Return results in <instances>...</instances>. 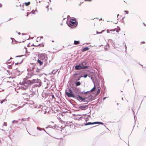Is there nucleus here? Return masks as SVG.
<instances>
[{
    "mask_svg": "<svg viewBox=\"0 0 146 146\" xmlns=\"http://www.w3.org/2000/svg\"><path fill=\"white\" fill-rule=\"evenodd\" d=\"M21 125H22V127L21 128H20L21 129H23L24 128H25L27 129L26 125L24 123H23Z\"/></svg>",
    "mask_w": 146,
    "mask_h": 146,
    "instance_id": "obj_22",
    "label": "nucleus"
},
{
    "mask_svg": "<svg viewBox=\"0 0 146 146\" xmlns=\"http://www.w3.org/2000/svg\"><path fill=\"white\" fill-rule=\"evenodd\" d=\"M25 5L26 6H28L29 5L27 2H25L24 3Z\"/></svg>",
    "mask_w": 146,
    "mask_h": 146,
    "instance_id": "obj_42",
    "label": "nucleus"
},
{
    "mask_svg": "<svg viewBox=\"0 0 146 146\" xmlns=\"http://www.w3.org/2000/svg\"><path fill=\"white\" fill-rule=\"evenodd\" d=\"M23 56L22 55H21V56H19V55H18V56H15V57H20L21 56Z\"/></svg>",
    "mask_w": 146,
    "mask_h": 146,
    "instance_id": "obj_54",
    "label": "nucleus"
},
{
    "mask_svg": "<svg viewBox=\"0 0 146 146\" xmlns=\"http://www.w3.org/2000/svg\"><path fill=\"white\" fill-rule=\"evenodd\" d=\"M100 89H98L97 92L96 93V94L97 95H98L100 92Z\"/></svg>",
    "mask_w": 146,
    "mask_h": 146,
    "instance_id": "obj_29",
    "label": "nucleus"
},
{
    "mask_svg": "<svg viewBox=\"0 0 146 146\" xmlns=\"http://www.w3.org/2000/svg\"><path fill=\"white\" fill-rule=\"evenodd\" d=\"M78 97L80 99V100L84 102H87V103L88 102V100H85L87 98H83L82 96H80V95H77Z\"/></svg>",
    "mask_w": 146,
    "mask_h": 146,
    "instance_id": "obj_10",
    "label": "nucleus"
},
{
    "mask_svg": "<svg viewBox=\"0 0 146 146\" xmlns=\"http://www.w3.org/2000/svg\"><path fill=\"white\" fill-rule=\"evenodd\" d=\"M35 94V93L34 91H33L32 93V94H30V96H32L33 95H34Z\"/></svg>",
    "mask_w": 146,
    "mask_h": 146,
    "instance_id": "obj_35",
    "label": "nucleus"
},
{
    "mask_svg": "<svg viewBox=\"0 0 146 146\" xmlns=\"http://www.w3.org/2000/svg\"><path fill=\"white\" fill-rule=\"evenodd\" d=\"M36 129H37L40 131H41L43 130V128H41L39 127H37L36 128Z\"/></svg>",
    "mask_w": 146,
    "mask_h": 146,
    "instance_id": "obj_23",
    "label": "nucleus"
},
{
    "mask_svg": "<svg viewBox=\"0 0 146 146\" xmlns=\"http://www.w3.org/2000/svg\"><path fill=\"white\" fill-rule=\"evenodd\" d=\"M81 83L79 81H77L76 82L72 83V84L70 83V87L73 86H80L81 85Z\"/></svg>",
    "mask_w": 146,
    "mask_h": 146,
    "instance_id": "obj_5",
    "label": "nucleus"
},
{
    "mask_svg": "<svg viewBox=\"0 0 146 146\" xmlns=\"http://www.w3.org/2000/svg\"><path fill=\"white\" fill-rule=\"evenodd\" d=\"M94 124H98V125H104V123L102 122H100V121H95L94 122Z\"/></svg>",
    "mask_w": 146,
    "mask_h": 146,
    "instance_id": "obj_15",
    "label": "nucleus"
},
{
    "mask_svg": "<svg viewBox=\"0 0 146 146\" xmlns=\"http://www.w3.org/2000/svg\"><path fill=\"white\" fill-rule=\"evenodd\" d=\"M37 62H38L40 66L43 63V61L42 62L39 59L37 60Z\"/></svg>",
    "mask_w": 146,
    "mask_h": 146,
    "instance_id": "obj_19",
    "label": "nucleus"
},
{
    "mask_svg": "<svg viewBox=\"0 0 146 146\" xmlns=\"http://www.w3.org/2000/svg\"><path fill=\"white\" fill-rule=\"evenodd\" d=\"M87 76L88 75L87 74H85L83 77L84 78H86L87 77Z\"/></svg>",
    "mask_w": 146,
    "mask_h": 146,
    "instance_id": "obj_41",
    "label": "nucleus"
},
{
    "mask_svg": "<svg viewBox=\"0 0 146 146\" xmlns=\"http://www.w3.org/2000/svg\"><path fill=\"white\" fill-rule=\"evenodd\" d=\"M39 85H38V84H36L34 85H33V86L32 87V88H33V87L34 88L35 87H40V86L42 84V83L41 84L39 83Z\"/></svg>",
    "mask_w": 146,
    "mask_h": 146,
    "instance_id": "obj_21",
    "label": "nucleus"
},
{
    "mask_svg": "<svg viewBox=\"0 0 146 146\" xmlns=\"http://www.w3.org/2000/svg\"><path fill=\"white\" fill-rule=\"evenodd\" d=\"M132 111L133 112V115H134V120H135V121H136V119H137L136 117H135V112H134V111H133V109H132Z\"/></svg>",
    "mask_w": 146,
    "mask_h": 146,
    "instance_id": "obj_27",
    "label": "nucleus"
},
{
    "mask_svg": "<svg viewBox=\"0 0 146 146\" xmlns=\"http://www.w3.org/2000/svg\"><path fill=\"white\" fill-rule=\"evenodd\" d=\"M96 33L97 34H101L102 33V32H98L97 31H96Z\"/></svg>",
    "mask_w": 146,
    "mask_h": 146,
    "instance_id": "obj_49",
    "label": "nucleus"
},
{
    "mask_svg": "<svg viewBox=\"0 0 146 146\" xmlns=\"http://www.w3.org/2000/svg\"><path fill=\"white\" fill-rule=\"evenodd\" d=\"M20 120H21V121L22 122V121H26V120L24 118H22Z\"/></svg>",
    "mask_w": 146,
    "mask_h": 146,
    "instance_id": "obj_47",
    "label": "nucleus"
},
{
    "mask_svg": "<svg viewBox=\"0 0 146 146\" xmlns=\"http://www.w3.org/2000/svg\"><path fill=\"white\" fill-rule=\"evenodd\" d=\"M80 64L82 66H84L87 64V62H86V60H84L83 62H81Z\"/></svg>",
    "mask_w": 146,
    "mask_h": 146,
    "instance_id": "obj_14",
    "label": "nucleus"
},
{
    "mask_svg": "<svg viewBox=\"0 0 146 146\" xmlns=\"http://www.w3.org/2000/svg\"><path fill=\"white\" fill-rule=\"evenodd\" d=\"M21 108V107H20V106H19V107H18L17 108H15V109H14V110H12V112H14V111H16V110H18L20 108Z\"/></svg>",
    "mask_w": 146,
    "mask_h": 146,
    "instance_id": "obj_25",
    "label": "nucleus"
},
{
    "mask_svg": "<svg viewBox=\"0 0 146 146\" xmlns=\"http://www.w3.org/2000/svg\"><path fill=\"white\" fill-rule=\"evenodd\" d=\"M24 48L25 49V50H26V53H27L28 52L27 51V48L26 47H25Z\"/></svg>",
    "mask_w": 146,
    "mask_h": 146,
    "instance_id": "obj_52",
    "label": "nucleus"
},
{
    "mask_svg": "<svg viewBox=\"0 0 146 146\" xmlns=\"http://www.w3.org/2000/svg\"><path fill=\"white\" fill-rule=\"evenodd\" d=\"M31 64L32 65L33 64V66H35H35H36V64H37H37H35V63H31Z\"/></svg>",
    "mask_w": 146,
    "mask_h": 146,
    "instance_id": "obj_44",
    "label": "nucleus"
},
{
    "mask_svg": "<svg viewBox=\"0 0 146 146\" xmlns=\"http://www.w3.org/2000/svg\"><path fill=\"white\" fill-rule=\"evenodd\" d=\"M79 106V105H78V106H76L75 107L76 108H78V107Z\"/></svg>",
    "mask_w": 146,
    "mask_h": 146,
    "instance_id": "obj_62",
    "label": "nucleus"
},
{
    "mask_svg": "<svg viewBox=\"0 0 146 146\" xmlns=\"http://www.w3.org/2000/svg\"><path fill=\"white\" fill-rule=\"evenodd\" d=\"M89 67L88 66H82V69L85 68H87Z\"/></svg>",
    "mask_w": 146,
    "mask_h": 146,
    "instance_id": "obj_33",
    "label": "nucleus"
},
{
    "mask_svg": "<svg viewBox=\"0 0 146 146\" xmlns=\"http://www.w3.org/2000/svg\"><path fill=\"white\" fill-rule=\"evenodd\" d=\"M125 51H126L127 50V46L125 44Z\"/></svg>",
    "mask_w": 146,
    "mask_h": 146,
    "instance_id": "obj_60",
    "label": "nucleus"
},
{
    "mask_svg": "<svg viewBox=\"0 0 146 146\" xmlns=\"http://www.w3.org/2000/svg\"><path fill=\"white\" fill-rule=\"evenodd\" d=\"M40 45L41 46H42V47H43V46H44V44L42 43L41 44H39L38 45H35L34 46H37L38 45Z\"/></svg>",
    "mask_w": 146,
    "mask_h": 146,
    "instance_id": "obj_31",
    "label": "nucleus"
},
{
    "mask_svg": "<svg viewBox=\"0 0 146 146\" xmlns=\"http://www.w3.org/2000/svg\"><path fill=\"white\" fill-rule=\"evenodd\" d=\"M106 98V97H104L103 98V100H104Z\"/></svg>",
    "mask_w": 146,
    "mask_h": 146,
    "instance_id": "obj_63",
    "label": "nucleus"
},
{
    "mask_svg": "<svg viewBox=\"0 0 146 146\" xmlns=\"http://www.w3.org/2000/svg\"><path fill=\"white\" fill-rule=\"evenodd\" d=\"M56 125H54V126H51V127H52V128H53V127H54V129H55V128H56Z\"/></svg>",
    "mask_w": 146,
    "mask_h": 146,
    "instance_id": "obj_46",
    "label": "nucleus"
},
{
    "mask_svg": "<svg viewBox=\"0 0 146 146\" xmlns=\"http://www.w3.org/2000/svg\"><path fill=\"white\" fill-rule=\"evenodd\" d=\"M3 125H4V126H6L7 125V123H5V122H4V123Z\"/></svg>",
    "mask_w": 146,
    "mask_h": 146,
    "instance_id": "obj_51",
    "label": "nucleus"
},
{
    "mask_svg": "<svg viewBox=\"0 0 146 146\" xmlns=\"http://www.w3.org/2000/svg\"><path fill=\"white\" fill-rule=\"evenodd\" d=\"M43 63H44V65L43 66H44L47 65V60H44V61H43Z\"/></svg>",
    "mask_w": 146,
    "mask_h": 146,
    "instance_id": "obj_24",
    "label": "nucleus"
},
{
    "mask_svg": "<svg viewBox=\"0 0 146 146\" xmlns=\"http://www.w3.org/2000/svg\"><path fill=\"white\" fill-rule=\"evenodd\" d=\"M80 43V41L79 40H74V44L76 45Z\"/></svg>",
    "mask_w": 146,
    "mask_h": 146,
    "instance_id": "obj_20",
    "label": "nucleus"
},
{
    "mask_svg": "<svg viewBox=\"0 0 146 146\" xmlns=\"http://www.w3.org/2000/svg\"><path fill=\"white\" fill-rule=\"evenodd\" d=\"M94 122H89L87 123H86L85 124V125L86 126L88 125H94Z\"/></svg>",
    "mask_w": 146,
    "mask_h": 146,
    "instance_id": "obj_18",
    "label": "nucleus"
},
{
    "mask_svg": "<svg viewBox=\"0 0 146 146\" xmlns=\"http://www.w3.org/2000/svg\"><path fill=\"white\" fill-rule=\"evenodd\" d=\"M5 101V99L2 100H0V103L1 104H2Z\"/></svg>",
    "mask_w": 146,
    "mask_h": 146,
    "instance_id": "obj_40",
    "label": "nucleus"
},
{
    "mask_svg": "<svg viewBox=\"0 0 146 146\" xmlns=\"http://www.w3.org/2000/svg\"><path fill=\"white\" fill-rule=\"evenodd\" d=\"M29 78L28 77H26L25 78L23 79L24 81L23 86H25L26 88H27V89L29 86L35 83H41V80L40 79H33L32 80H27V79Z\"/></svg>",
    "mask_w": 146,
    "mask_h": 146,
    "instance_id": "obj_1",
    "label": "nucleus"
},
{
    "mask_svg": "<svg viewBox=\"0 0 146 146\" xmlns=\"http://www.w3.org/2000/svg\"><path fill=\"white\" fill-rule=\"evenodd\" d=\"M110 31H111L114 32V31H115V29H110Z\"/></svg>",
    "mask_w": 146,
    "mask_h": 146,
    "instance_id": "obj_48",
    "label": "nucleus"
},
{
    "mask_svg": "<svg viewBox=\"0 0 146 146\" xmlns=\"http://www.w3.org/2000/svg\"><path fill=\"white\" fill-rule=\"evenodd\" d=\"M78 22L76 21L75 18L73 17L69 21H66V24L71 29H73L77 26Z\"/></svg>",
    "mask_w": 146,
    "mask_h": 146,
    "instance_id": "obj_2",
    "label": "nucleus"
},
{
    "mask_svg": "<svg viewBox=\"0 0 146 146\" xmlns=\"http://www.w3.org/2000/svg\"><path fill=\"white\" fill-rule=\"evenodd\" d=\"M30 43H29V44H28L27 45V47H29V46H31L30 45Z\"/></svg>",
    "mask_w": 146,
    "mask_h": 146,
    "instance_id": "obj_61",
    "label": "nucleus"
},
{
    "mask_svg": "<svg viewBox=\"0 0 146 146\" xmlns=\"http://www.w3.org/2000/svg\"><path fill=\"white\" fill-rule=\"evenodd\" d=\"M117 29L116 30V31L117 33H118L120 30V28L119 26L117 27Z\"/></svg>",
    "mask_w": 146,
    "mask_h": 146,
    "instance_id": "obj_26",
    "label": "nucleus"
},
{
    "mask_svg": "<svg viewBox=\"0 0 146 146\" xmlns=\"http://www.w3.org/2000/svg\"><path fill=\"white\" fill-rule=\"evenodd\" d=\"M19 121L15 120H14L12 121V124H14L15 123H17L19 122Z\"/></svg>",
    "mask_w": 146,
    "mask_h": 146,
    "instance_id": "obj_28",
    "label": "nucleus"
},
{
    "mask_svg": "<svg viewBox=\"0 0 146 146\" xmlns=\"http://www.w3.org/2000/svg\"><path fill=\"white\" fill-rule=\"evenodd\" d=\"M48 7H49V5L47 6L46 7V8L47 9V11H48V10H49Z\"/></svg>",
    "mask_w": 146,
    "mask_h": 146,
    "instance_id": "obj_59",
    "label": "nucleus"
},
{
    "mask_svg": "<svg viewBox=\"0 0 146 146\" xmlns=\"http://www.w3.org/2000/svg\"><path fill=\"white\" fill-rule=\"evenodd\" d=\"M95 89V87L94 86L92 89H91L90 91H88V92H89L90 91H92L93 90H94Z\"/></svg>",
    "mask_w": 146,
    "mask_h": 146,
    "instance_id": "obj_43",
    "label": "nucleus"
},
{
    "mask_svg": "<svg viewBox=\"0 0 146 146\" xmlns=\"http://www.w3.org/2000/svg\"><path fill=\"white\" fill-rule=\"evenodd\" d=\"M39 58L41 59L43 61L45 60H47V56H46L44 55H43V54H41Z\"/></svg>",
    "mask_w": 146,
    "mask_h": 146,
    "instance_id": "obj_9",
    "label": "nucleus"
},
{
    "mask_svg": "<svg viewBox=\"0 0 146 146\" xmlns=\"http://www.w3.org/2000/svg\"><path fill=\"white\" fill-rule=\"evenodd\" d=\"M88 105H79V106L78 107L80 109L78 110V111H80V109L82 110H85L87 109L88 108Z\"/></svg>",
    "mask_w": 146,
    "mask_h": 146,
    "instance_id": "obj_4",
    "label": "nucleus"
},
{
    "mask_svg": "<svg viewBox=\"0 0 146 146\" xmlns=\"http://www.w3.org/2000/svg\"><path fill=\"white\" fill-rule=\"evenodd\" d=\"M23 59H22V60H21V61L20 62V63H19L18 62H17V63H16L15 64V65H17L18 64H20L21 63H22V62H23Z\"/></svg>",
    "mask_w": 146,
    "mask_h": 146,
    "instance_id": "obj_38",
    "label": "nucleus"
},
{
    "mask_svg": "<svg viewBox=\"0 0 146 146\" xmlns=\"http://www.w3.org/2000/svg\"><path fill=\"white\" fill-rule=\"evenodd\" d=\"M74 69L76 70L82 69V65H81V64L80 63L75 66Z\"/></svg>",
    "mask_w": 146,
    "mask_h": 146,
    "instance_id": "obj_8",
    "label": "nucleus"
},
{
    "mask_svg": "<svg viewBox=\"0 0 146 146\" xmlns=\"http://www.w3.org/2000/svg\"><path fill=\"white\" fill-rule=\"evenodd\" d=\"M35 68V66H34L33 65V66L31 67V68H30V70H31V71L33 73H34L35 72L34 70Z\"/></svg>",
    "mask_w": 146,
    "mask_h": 146,
    "instance_id": "obj_16",
    "label": "nucleus"
},
{
    "mask_svg": "<svg viewBox=\"0 0 146 146\" xmlns=\"http://www.w3.org/2000/svg\"><path fill=\"white\" fill-rule=\"evenodd\" d=\"M68 90V91L70 93L74 95H76L74 93V91L72 89V90L71 88H69Z\"/></svg>",
    "mask_w": 146,
    "mask_h": 146,
    "instance_id": "obj_13",
    "label": "nucleus"
},
{
    "mask_svg": "<svg viewBox=\"0 0 146 146\" xmlns=\"http://www.w3.org/2000/svg\"><path fill=\"white\" fill-rule=\"evenodd\" d=\"M27 3H28V5H29L30 4V3H31V2L30 1H28V2H27Z\"/></svg>",
    "mask_w": 146,
    "mask_h": 146,
    "instance_id": "obj_64",
    "label": "nucleus"
},
{
    "mask_svg": "<svg viewBox=\"0 0 146 146\" xmlns=\"http://www.w3.org/2000/svg\"><path fill=\"white\" fill-rule=\"evenodd\" d=\"M104 88V90H105L106 89V86L104 85H103L102 86V88Z\"/></svg>",
    "mask_w": 146,
    "mask_h": 146,
    "instance_id": "obj_56",
    "label": "nucleus"
},
{
    "mask_svg": "<svg viewBox=\"0 0 146 146\" xmlns=\"http://www.w3.org/2000/svg\"><path fill=\"white\" fill-rule=\"evenodd\" d=\"M82 77V76L79 75L78 73H75L74 77V79L76 81H79L80 80V78Z\"/></svg>",
    "mask_w": 146,
    "mask_h": 146,
    "instance_id": "obj_7",
    "label": "nucleus"
},
{
    "mask_svg": "<svg viewBox=\"0 0 146 146\" xmlns=\"http://www.w3.org/2000/svg\"><path fill=\"white\" fill-rule=\"evenodd\" d=\"M55 70H54L52 71V73L53 74H56V72L55 71Z\"/></svg>",
    "mask_w": 146,
    "mask_h": 146,
    "instance_id": "obj_36",
    "label": "nucleus"
},
{
    "mask_svg": "<svg viewBox=\"0 0 146 146\" xmlns=\"http://www.w3.org/2000/svg\"><path fill=\"white\" fill-rule=\"evenodd\" d=\"M104 48L105 49V50L106 51L108 50V48L106 47H104Z\"/></svg>",
    "mask_w": 146,
    "mask_h": 146,
    "instance_id": "obj_57",
    "label": "nucleus"
},
{
    "mask_svg": "<svg viewBox=\"0 0 146 146\" xmlns=\"http://www.w3.org/2000/svg\"><path fill=\"white\" fill-rule=\"evenodd\" d=\"M95 99V97L92 96H88V102H89L92 101L94 100Z\"/></svg>",
    "mask_w": 146,
    "mask_h": 146,
    "instance_id": "obj_11",
    "label": "nucleus"
},
{
    "mask_svg": "<svg viewBox=\"0 0 146 146\" xmlns=\"http://www.w3.org/2000/svg\"><path fill=\"white\" fill-rule=\"evenodd\" d=\"M108 42H110L111 43H113V44H114V42H113V41L111 39H109L108 40Z\"/></svg>",
    "mask_w": 146,
    "mask_h": 146,
    "instance_id": "obj_30",
    "label": "nucleus"
},
{
    "mask_svg": "<svg viewBox=\"0 0 146 146\" xmlns=\"http://www.w3.org/2000/svg\"><path fill=\"white\" fill-rule=\"evenodd\" d=\"M81 118V117H76V119H77V120H79Z\"/></svg>",
    "mask_w": 146,
    "mask_h": 146,
    "instance_id": "obj_45",
    "label": "nucleus"
},
{
    "mask_svg": "<svg viewBox=\"0 0 146 146\" xmlns=\"http://www.w3.org/2000/svg\"><path fill=\"white\" fill-rule=\"evenodd\" d=\"M71 88H72V89L74 93L75 94L76 96V97H78L77 95H79V94H82L84 93H86L88 92H81L80 91V88H77L76 86H72L71 87Z\"/></svg>",
    "mask_w": 146,
    "mask_h": 146,
    "instance_id": "obj_3",
    "label": "nucleus"
},
{
    "mask_svg": "<svg viewBox=\"0 0 146 146\" xmlns=\"http://www.w3.org/2000/svg\"><path fill=\"white\" fill-rule=\"evenodd\" d=\"M43 130L47 134H48V135H50V136L54 138H55L56 139H62V138H57V137H55L53 135H51L50 134H49L48 133H47L46 131H45V129L43 128V130Z\"/></svg>",
    "mask_w": 146,
    "mask_h": 146,
    "instance_id": "obj_12",
    "label": "nucleus"
},
{
    "mask_svg": "<svg viewBox=\"0 0 146 146\" xmlns=\"http://www.w3.org/2000/svg\"><path fill=\"white\" fill-rule=\"evenodd\" d=\"M22 121H21V122H20L19 123H18V125H21L22 123Z\"/></svg>",
    "mask_w": 146,
    "mask_h": 146,
    "instance_id": "obj_55",
    "label": "nucleus"
},
{
    "mask_svg": "<svg viewBox=\"0 0 146 146\" xmlns=\"http://www.w3.org/2000/svg\"><path fill=\"white\" fill-rule=\"evenodd\" d=\"M89 49L90 48L89 47H86L82 49V52H84L89 50Z\"/></svg>",
    "mask_w": 146,
    "mask_h": 146,
    "instance_id": "obj_17",
    "label": "nucleus"
},
{
    "mask_svg": "<svg viewBox=\"0 0 146 146\" xmlns=\"http://www.w3.org/2000/svg\"><path fill=\"white\" fill-rule=\"evenodd\" d=\"M65 94L68 97H72L73 98H76V95H74L72 94L69 93L68 92H67V90L66 89L65 91Z\"/></svg>",
    "mask_w": 146,
    "mask_h": 146,
    "instance_id": "obj_6",
    "label": "nucleus"
},
{
    "mask_svg": "<svg viewBox=\"0 0 146 146\" xmlns=\"http://www.w3.org/2000/svg\"><path fill=\"white\" fill-rule=\"evenodd\" d=\"M51 96H52V98L50 99L51 100H52V99H55V98L54 96V95L53 94H52V95H51Z\"/></svg>",
    "mask_w": 146,
    "mask_h": 146,
    "instance_id": "obj_34",
    "label": "nucleus"
},
{
    "mask_svg": "<svg viewBox=\"0 0 146 146\" xmlns=\"http://www.w3.org/2000/svg\"><path fill=\"white\" fill-rule=\"evenodd\" d=\"M8 68L9 69H11V65H9L8 66Z\"/></svg>",
    "mask_w": 146,
    "mask_h": 146,
    "instance_id": "obj_58",
    "label": "nucleus"
},
{
    "mask_svg": "<svg viewBox=\"0 0 146 146\" xmlns=\"http://www.w3.org/2000/svg\"><path fill=\"white\" fill-rule=\"evenodd\" d=\"M21 88L22 90H25L27 89V88H26L25 87H24L22 86L21 87Z\"/></svg>",
    "mask_w": 146,
    "mask_h": 146,
    "instance_id": "obj_37",
    "label": "nucleus"
},
{
    "mask_svg": "<svg viewBox=\"0 0 146 146\" xmlns=\"http://www.w3.org/2000/svg\"><path fill=\"white\" fill-rule=\"evenodd\" d=\"M37 68V70H36L35 71V72H36L38 73L40 72V70H41V69L40 68L39 69L38 68Z\"/></svg>",
    "mask_w": 146,
    "mask_h": 146,
    "instance_id": "obj_32",
    "label": "nucleus"
},
{
    "mask_svg": "<svg viewBox=\"0 0 146 146\" xmlns=\"http://www.w3.org/2000/svg\"><path fill=\"white\" fill-rule=\"evenodd\" d=\"M40 40V38L39 39V38L38 37H37V40H36V41L38 42V40H39V41Z\"/></svg>",
    "mask_w": 146,
    "mask_h": 146,
    "instance_id": "obj_50",
    "label": "nucleus"
},
{
    "mask_svg": "<svg viewBox=\"0 0 146 146\" xmlns=\"http://www.w3.org/2000/svg\"><path fill=\"white\" fill-rule=\"evenodd\" d=\"M24 84V81L23 80V81L22 82H19V84L20 85H21L22 86H23Z\"/></svg>",
    "mask_w": 146,
    "mask_h": 146,
    "instance_id": "obj_39",
    "label": "nucleus"
},
{
    "mask_svg": "<svg viewBox=\"0 0 146 146\" xmlns=\"http://www.w3.org/2000/svg\"><path fill=\"white\" fill-rule=\"evenodd\" d=\"M124 12L126 13V14H128L129 13L128 11L126 10H125Z\"/></svg>",
    "mask_w": 146,
    "mask_h": 146,
    "instance_id": "obj_53",
    "label": "nucleus"
}]
</instances>
